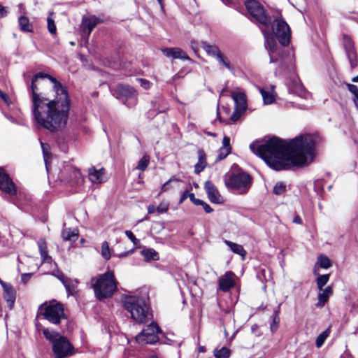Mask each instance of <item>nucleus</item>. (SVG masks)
Masks as SVG:
<instances>
[{"mask_svg": "<svg viewBox=\"0 0 358 358\" xmlns=\"http://www.w3.org/2000/svg\"><path fill=\"white\" fill-rule=\"evenodd\" d=\"M32 103V114L36 126L50 132L62 131L66 125L70 109L69 95L66 86L53 76L39 72L29 83L24 73Z\"/></svg>", "mask_w": 358, "mask_h": 358, "instance_id": "obj_1", "label": "nucleus"}, {"mask_svg": "<svg viewBox=\"0 0 358 358\" xmlns=\"http://www.w3.org/2000/svg\"><path fill=\"white\" fill-rule=\"evenodd\" d=\"M315 142L310 135H300L285 141L273 136L259 144L252 142L250 149L276 171L303 167L310 164L315 156Z\"/></svg>", "mask_w": 358, "mask_h": 358, "instance_id": "obj_2", "label": "nucleus"}, {"mask_svg": "<svg viewBox=\"0 0 358 358\" xmlns=\"http://www.w3.org/2000/svg\"><path fill=\"white\" fill-rule=\"evenodd\" d=\"M123 307L131 319L138 324H144L152 319V313L148 300L142 296L127 295L122 299Z\"/></svg>", "mask_w": 358, "mask_h": 358, "instance_id": "obj_3", "label": "nucleus"}, {"mask_svg": "<svg viewBox=\"0 0 358 358\" xmlns=\"http://www.w3.org/2000/svg\"><path fill=\"white\" fill-rule=\"evenodd\" d=\"M263 34L265 38V47L269 54L270 62L280 63V67L276 69L275 73L282 71H287L289 73L293 72L294 70V56L291 55L289 52L278 51L275 38L271 33L263 31Z\"/></svg>", "mask_w": 358, "mask_h": 358, "instance_id": "obj_4", "label": "nucleus"}, {"mask_svg": "<svg viewBox=\"0 0 358 358\" xmlns=\"http://www.w3.org/2000/svg\"><path fill=\"white\" fill-rule=\"evenodd\" d=\"M95 296L99 300L111 297L117 289V282L113 271H108L91 279Z\"/></svg>", "mask_w": 358, "mask_h": 358, "instance_id": "obj_5", "label": "nucleus"}, {"mask_svg": "<svg viewBox=\"0 0 358 358\" xmlns=\"http://www.w3.org/2000/svg\"><path fill=\"white\" fill-rule=\"evenodd\" d=\"M43 334L52 344L55 358H66L74 353V348L66 337L47 328L43 329Z\"/></svg>", "mask_w": 358, "mask_h": 358, "instance_id": "obj_6", "label": "nucleus"}, {"mask_svg": "<svg viewBox=\"0 0 358 358\" xmlns=\"http://www.w3.org/2000/svg\"><path fill=\"white\" fill-rule=\"evenodd\" d=\"M37 316L42 317L52 324H58L66 319L63 304L56 300L45 301L38 307Z\"/></svg>", "mask_w": 358, "mask_h": 358, "instance_id": "obj_7", "label": "nucleus"}, {"mask_svg": "<svg viewBox=\"0 0 358 358\" xmlns=\"http://www.w3.org/2000/svg\"><path fill=\"white\" fill-rule=\"evenodd\" d=\"M227 188L237 191L240 194H245L249 190L252 178L246 173H232L225 179Z\"/></svg>", "mask_w": 358, "mask_h": 358, "instance_id": "obj_8", "label": "nucleus"}, {"mask_svg": "<svg viewBox=\"0 0 358 358\" xmlns=\"http://www.w3.org/2000/svg\"><path fill=\"white\" fill-rule=\"evenodd\" d=\"M58 178L61 182L74 186L83 182V178L79 169L70 163H65L60 170Z\"/></svg>", "mask_w": 358, "mask_h": 358, "instance_id": "obj_9", "label": "nucleus"}, {"mask_svg": "<svg viewBox=\"0 0 358 358\" xmlns=\"http://www.w3.org/2000/svg\"><path fill=\"white\" fill-rule=\"evenodd\" d=\"M245 4L252 18L266 27L269 26L271 19L265 13L263 6L257 1L248 0Z\"/></svg>", "mask_w": 358, "mask_h": 358, "instance_id": "obj_10", "label": "nucleus"}, {"mask_svg": "<svg viewBox=\"0 0 358 358\" xmlns=\"http://www.w3.org/2000/svg\"><path fill=\"white\" fill-rule=\"evenodd\" d=\"M272 30L275 37L278 38L282 46H286L290 41L291 32L289 25L281 18H276L272 24Z\"/></svg>", "mask_w": 358, "mask_h": 358, "instance_id": "obj_11", "label": "nucleus"}, {"mask_svg": "<svg viewBox=\"0 0 358 358\" xmlns=\"http://www.w3.org/2000/svg\"><path fill=\"white\" fill-rule=\"evenodd\" d=\"M161 330L157 323L152 322L136 336V341L140 345L154 344L159 340L158 334Z\"/></svg>", "mask_w": 358, "mask_h": 358, "instance_id": "obj_12", "label": "nucleus"}, {"mask_svg": "<svg viewBox=\"0 0 358 358\" xmlns=\"http://www.w3.org/2000/svg\"><path fill=\"white\" fill-rule=\"evenodd\" d=\"M0 189L10 196L17 193L14 182L2 167H0Z\"/></svg>", "mask_w": 358, "mask_h": 358, "instance_id": "obj_13", "label": "nucleus"}, {"mask_svg": "<svg viewBox=\"0 0 358 358\" xmlns=\"http://www.w3.org/2000/svg\"><path fill=\"white\" fill-rule=\"evenodd\" d=\"M113 96L120 99L122 98L131 99L136 96L135 90L127 85L119 84L110 88Z\"/></svg>", "mask_w": 358, "mask_h": 358, "instance_id": "obj_14", "label": "nucleus"}, {"mask_svg": "<svg viewBox=\"0 0 358 358\" xmlns=\"http://www.w3.org/2000/svg\"><path fill=\"white\" fill-rule=\"evenodd\" d=\"M100 22L95 16L83 17L81 23L82 37L87 40L93 29Z\"/></svg>", "mask_w": 358, "mask_h": 358, "instance_id": "obj_15", "label": "nucleus"}, {"mask_svg": "<svg viewBox=\"0 0 358 358\" xmlns=\"http://www.w3.org/2000/svg\"><path fill=\"white\" fill-rule=\"evenodd\" d=\"M204 189L210 202L214 203H220L222 202V196L211 181L208 180L205 182Z\"/></svg>", "mask_w": 358, "mask_h": 358, "instance_id": "obj_16", "label": "nucleus"}, {"mask_svg": "<svg viewBox=\"0 0 358 358\" xmlns=\"http://www.w3.org/2000/svg\"><path fill=\"white\" fill-rule=\"evenodd\" d=\"M88 176L92 183L101 184L106 180V171L103 168L96 169L92 166L88 169Z\"/></svg>", "mask_w": 358, "mask_h": 358, "instance_id": "obj_17", "label": "nucleus"}, {"mask_svg": "<svg viewBox=\"0 0 358 358\" xmlns=\"http://www.w3.org/2000/svg\"><path fill=\"white\" fill-rule=\"evenodd\" d=\"M162 52L168 58L191 60L189 57L179 48H165L162 49Z\"/></svg>", "mask_w": 358, "mask_h": 358, "instance_id": "obj_18", "label": "nucleus"}, {"mask_svg": "<svg viewBox=\"0 0 358 358\" xmlns=\"http://www.w3.org/2000/svg\"><path fill=\"white\" fill-rule=\"evenodd\" d=\"M0 282L3 288L4 298L8 302V307L13 309L15 301V291L11 285L3 282L0 280Z\"/></svg>", "mask_w": 358, "mask_h": 358, "instance_id": "obj_19", "label": "nucleus"}, {"mask_svg": "<svg viewBox=\"0 0 358 358\" xmlns=\"http://www.w3.org/2000/svg\"><path fill=\"white\" fill-rule=\"evenodd\" d=\"M234 273L231 271L227 272L224 277L219 280V288L224 292H228L231 287H234L235 281L233 278Z\"/></svg>", "mask_w": 358, "mask_h": 358, "instance_id": "obj_20", "label": "nucleus"}, {"mask_svg": "<svg viewBox=\"0 0 358 358\" xmlns=\"http://www.w3.org/2000/svg\"><path fill=\"white\" fill-rule=\"evenodd\" d=\"M232 99L235 103V108L241 112H245L247 108L246 96L242 92H234L231 94Z\"/></svg>", "mask_w": 358, "mask_h": 358, "instance_id": "obj_21", "label": "nucleus"}, {"mask_svg": "<svg viewBox=\"0 0 358 358\" xmlns=\"http://www.w3.org/2000/svg\"><path fill=\"white\" fill-rule=\"evenodd\" d=\"M333 294V289L331 286H327L326 288H322L317 295L318 301L316 303V306L319 308L323 307L325 303L328 301L329 298Z\"/></svg>", "mask_w": 358, "mask_h": 358, "instance_id": "obj_22", "label": "nucleus"}, {"mask_svg": "<svg viewBox=\"0 0 358 358\" xmlns=\"http://www.w3.org/2000/svg\"><path fill=\"white\" fill-rule=\"evenodd\" d=\"M37 244L42 262L43 263H50L52 262V257L48 254V248L45 240L41 238L38 240Z\"/></svg>", "mask_w": 358, "mask_h": 358, "instance_id": "obj_23", "label": "nucleus"}, {"mask_svg": "<svg viewBox=\"0 0 358 358\" xmlns=\"http://www.w3.org/2000/svg\"><path fill=\"white\" fill-rule=\"evenodd\" d=\"M197 154L199 159L198 162L194 166V173L196 174H199L203 171L207 165L206 156L203 150H199Z\"/></svg>", "mask_w": 358, "mask_h": 358, "instance_id": "obj_24", "label": "nucleus"}, {"mask_svg": "<svg viewBox=\"0 0 358 358\" xmlns=\"http://www.w3.org/2000/svg\"><path fill=\"white\" fill-rule=\"evenodd\" d=\"M344 49L349 62L357 58V55L354 46V43L350 39L345 42Z\"/></svg>", "mask_w": 358, "mask_h": 358, "instance_id": "obj_25", "label": "nucleus"}, {"mask_svg": "<svg viewBox=\"0 0 358 358\" xmlns=\"http://www.w3.org/2000/svg\"><path fill=\"white\" fill-rule=\"evenodd\" d=\"M62 236L64 241H76L78 238V230L64 228L62 231Z\"/></svg>", "mask_w": 358, "mask_h": 358, "instance_id": "obj_26", "label": "nucleus"}, {"mask_svg": "<svg viewBox=\"0 0 358 358\" xmlns=\"http://www.w3.org/2000/svg\"><path fill=\"white\" fill-rule=\"evenodd\" d=\"M224 242L234 253L239 255L242 257H244L246 255V251L244 250L241 245L233 243L228 240H224Z\"/></svg>", "mask_w": 358, "mask_h": 358, "instance_id": "obj_27", "label": "nucleus"}, {"mask_svg": "<svg viewBox=\"0 0 358 358\" xmlns=\"http://www.w3.org/2000/svg\"><path fill=\"white\" fill-rule=\"evenodd\" d=\"M18 22L21 31L25 32H32V24L29 22V20L28 19V17L25 16H20L18 19Z\"/></svg>", "mask_w": 358, "mask_h": 358, "instance_id": "obj_28", "label": "nucleus"}, {"mask_svg": "<svg viewBox=\"0 0 358 358\" xmlns=\"http://www.w3.org/2000/svg\"><path fill=\"white\" fill-rule=\"evenodd\" d=\"M141 255L146 261L158 260L159 254L152 248H148L141 251Z\"/></svg>", "mask_w": 358, "mask_h": 358, "instance_id": "obj_29", "label": "nucleus"}, {"mask_svg": "<svg viewBox=\"0 0 358 358\" xmlns=\"http://www.w3.org/2000/svg\"><path fill=\"white\" fill-rule=\"evenodd\" d=\"M202 48L208 54V55L214 57L220 52L219 48L215 45H210L206 42H202Z\"/></svg>", "mask_w": 358, "mask_h": 358, "instance_id": "obj_30", "label": "nucleus"}, {"mask_svg": "<svg viewBox=\"0 0 358 358\" xmlns=\"http://www.w3.org/2000/svg\"><path fill=\"white\" fill-rule=\"evenodd\" d=\"M78 283V281L77 280H73L70 279L69 280V283L65 285L66 290L68 293V294L71 295H76L78 292V287L77 284Z\"/></svg>", "mask_w": 358, "mask_h": 358, "instance_id": "obj_31", "label": "nucleus"}, {"mask_svg": "<svg viewBox=\"0 0 358 358\" xmlns=\"http://www.w3.org/2000/svg\"><path fill=\"white\" fill-rule=\"evenodd\" d=\"M231 354V351L226 347H222L220 349H215L213 355L215 358H229Z\"/></svg>", "mask_w": 358, "mask_h": 358, "instance_id": "obj_32", "label": "nucleus"}, {"mask_svg": "<svg viewBox=\"0 0 358 358\" xmlns=\"http://www.w3.org/2000/svg\"><path fill=\"white\" fill-rule=\"evenodd\" d=\"M329 333L330 330L329 329H327L317 336L315 341V345L317 348H319L324 344L325 340L329 336Z\"/></svg>", "mask_w": 358, "mask_h": 358, "instance_id": "obj_33", "label": "nucleus"}, {"mask_svg": "<svg viewBox=\"0 0 358 358\" xmlns=\"http://www.w3.org/2000/svg\"><path fill=\"white\" fill-rule=\"evenodd\" d=\"M150 163V157L148 155H143L138 161V165L136 169L141 171H144L148 166Z\"/></svg>", "mask_w": 358, "mask_h": 358, "instance_id": "obj_34", "label": "nucleus"}, {"mask_svg": "<svg viewBox=\"0 0 358 358\" xmlns=\"http://www.w3.org/2000/svg\"><path fill=\"white\" fill-rule=\"evenodd\" d=\"M280 323L279 310H275L273 320L270 324V329L272 333L277 331Z\"/></svg>", "mask_w": 358, "mask_h": 358, "instance_id": "obj_35", "label": "nucleus"}, {"mask_svg": "<svg viewBox=\"0 0 358 358\" xmlns=\"http://www.w3.org/2000/svg\"><path fill=\"white\" fill-rule=\"evenodd\" d=\"M317 264H318L321 268H329L331 266V263L330 259L325 255H320L317 262Z\"/></svg>", "mask_w": 358, "mask_h": 358, "instance_id": "obj_36", "label": "nucleus"}, {"mask_svg": "<svg viewBox=\"0 0 358 358\" xmlns=\"http://www.w3.org/2000/svg\"><path fill=\"white\" fill-rule=\"evenodd\" d=\"M330 275L324 274L321 275L317 278V285L319 290H322V288L327 283L329 280Z\"/></svg>", "mask_w": 358, "mask_h": 358, "instance_id": "obj_37", "label": "nucleus"}, {"mask_svg": "<svg viewBox=\"0 0 358 358\" xmlns=\"http://www.w3.org/2000/svg\"><path fill=\"white\" fill-rule=\"evenodd\" d=\"M101 256L106 260H108L111 255L110 252V248L108 242L104 241L101 244Z\"/></svg>", "mask_w": 358, "mask_h": 358, "instance_id": "obj_38", "label": "nucleus"}, {"mask_svg": "<svg viewBox=\"0 0 358 358\" xmlns=\"http://www.w3.org/2000/svg\"><path fill=\"white\" fill-rule=\"evenodd\" d=\"M286 190V185L282 182H278L275 183L273 187V194L275 195H281Z\"/></svg>", "mask_w": 358, "mask_h": 358, "instance_id": "obj_39", "label": "nucleus"}, {"mask_svg": "<svg viewBox=\"0 0 358 358\" xmlns=\"http://www.w3.org/2000/svg\"><path fill=\"white\" fill-rule=\"evenodd\" d=\"M260 92L265 104H271L274 101V97L269 92L264 90H261Z\"/></svg>", "mask_w": 358, "mask_h": 358, "instance_id": "obj_40", "label": "nucleus"}, {"mask_svg": "<svg viewBox=\"0 0 358 358\" xmlns=\"http://www.w3.org/2000/svg\"><path fill=\"white\" fill-rule=\"evenodd\" d=\"M40 143H41V146L43 154V158H44V161L45 163V166H46V168L48 169V161L49 159L48 150H49L50 147H49V145H48L45 143H43L42 141H41Z\"/></svg>", "mask_w": 358, "mask_h": 358, "instance_id": "obj_41", "label": "nucleus"}, {"mask_svg": "<svg viewBox=\"0 0 358 358\" xmlns=\"http://www.w3.org/2000/svg\"><path fill=\"white\" fill-rule=\"evenodd\" d=\"M48 29L51 34H56L57 28L54 20L48 16L47 18Z\"/></svg>", "mask_w": 358, "mask_h": 358, "instance_id": "obj_42", "label": "nucleus"}, {"mask_svg": "<svg viewBox=\"0 0 358 358\" xmlns=\"http://www.w3.org/2000/svg\"><path fill=\"white\" fill-rule=\"evenodd\" d=\"M169 208V204L168 202L162 201L157 207V211L159 213H166Z\"/></svg>", "mask_w": 358, "mask_h": 358, "instance_id": "obj_43", "label": "nucleus"}, {"mask_svg": "<svg viewBox=\"0 0 358 358\" xmlns=\"http://www.w3.org/2000/svg\"><path fill=\"white\" fill-rule=\"evenodd\" d=\"M125 235L128 237V238L134 243V245H137L139 244L140 241L136 238L132 231L129 230H126L124 231Z\"/></svg>", "mask_w": 358, "mask_h": 358, "instance_id": "obj_44", "label": "nucleus"}, {"mask_svg": "<svg viewBox=\"0 0 358 358\" xmlns=\"http://www.w3.org/2000/svg\"><path fill=\"white\" fill-rule=\"evenodd\" d=\"M230 152H231V150H227L225 148H220L218 151L217 159L221 160V159H224Z\"/></svg>", "mask_w": 358, "mask_h": 358, "instance_id": "obj_45", "label": "nucleus"}, {"mask_svg": "<svg viewBox=\"0 0 358 358\" xmlns=\"http://www.w3.org/2000/svg\"><path fill=\"white\" fill-rule=\"evenodd\" d=\"M243 113L244 112H241L239 110H238L237 108H235L233 113L230 117V120L233 122L237 121Z\"/></svg>", "mask_w": 358, "mask_h": 358, "instance_id": "obj_46", "label": "nucleus"}, {"mask_svg": "<svg viewBox=\"0 0 358 358\" xmlns=\"http://www.w3.org/2000/svg\"><path fill=\"white\" fill-rule=\"evenodd\" d=\"M173 181H176L178 182V179H176L175 178H172L171 179H169L167 182H166L162 186V188H161V192H166L168 191L170 188H171V186H170V183Z\"/></svg>", "mask_w": 358, "mask_h": 358, "instance_id": "obj_47", "label": "nucleus"}, {"mask_svg": "<svg viewBox=\"0 0 358 358\" xmlns=\"http://www.w3.org/2000/svg\"><path fill=\"white\" fill-rule=\"evenodd\" d=\"M220 64L225 66L229 71H234V67L231 65L229 61L226 57H223L222 60L220 62Z\"/></svg>", "mask_w": 358, "mask_h": 358, "instance_id": "obj_48", "label": "nucleus"}, {"mask_svg": "<svg viewBox=\"0 0 358 358\" xmlns=\"http://www.w3.org/2000/svg\"><path fill=\"white\" fill-rule=\"evenodd\" d=\"M348 90L355 96H358V87L353 84H347Z\"/></svg>", "mask_w": 358, "mask_h": 358, "instance_id": "obj_49", "label": "nucleus"}, {"mask_svg": "<svg viewBox=\"0 0 358 358\" xmlns=\"http://www.w3.org/2000/svg\"><path fill=\"white\" fill-rule=\"evenodd\" d=\"M221 148H225L227 150H231L230 147V138L228 136H224L222 140V147Z\"/></svg>", "mask_w": 358, "mask_h": 358, "instance_id": "obj_50", "label": "nucleus"}, {"mask_svg": "<svg viewBox=\"0 0 358 358\" xmlns=\"http://www.w3.org/2000/svg\"><path fill=\"white\" fill-rule=\"evenodd\" d=\"M188 196L190 199V201L195 205L196 206H199L201 203V199H196L194 196V193H190L188 194Z\"/></svg>", "mask_w": 358, "mask_h": 358, "instance_id": "obj_51", "label": "nucleus"}, {"mask_svg": "<svg viewBox=\"0 0 358 358\" xmlns=\"http://www.w3.org/2000/svg\"><path fill=\"white\" fill-rule=\"evenodd\" d=\"M199 206H202L205 212L207 213H210L213 212V208L206 202L201 201V203Z\"/></svg>", "mask_w": 358, "mask_h": 358, "instance_id": "obj_52", "label": "nucleus"}, {"mask_svg": "<svg viewBox=\"0 0 358 358\" xmlns=\"http://www.w3.org/2000/svg\"><path fill=\"white\" fill-rule=\"evenodd\" d=\"M139 81L141 83V85L145 89L150 88V83L148 80L145 79H140Z\"/></svg>", "mask_w": 358, "mask_h": 358, "instance_id": "obj_53", "label": "nucleus"}, {"mask_svg": "<svg viewBox=\"0 0 358 358\" xmlns=\"http://www.w3.org/2000/svg\"><path fill=\"white\" fill-rule=\"evenodd\" d=\"M58 278L60 280V281L62 282V284L64 285V286H65V285H66L67 283H69V280H70L69 278H68L67 277L64 276L63 274H61L59 275H58Z\"/></svg>", "mask_w": 358, "mask_h": 358, "instance_id": "obj_54", "label": "nucleus"}, {"mask_svg": "<svg viewBox=\"0 0 358 358\" xmlns=\"http://www.w3.org/2000/svg\"><path fill=\"white\" fill-rule=\"evenodd\" d=\"M189 192L188 191H185L180 196V201H179V203H182L184 202V201L187 198L189 197L188 196V194H189Z\"/></svg>", "mask_w": 358, "mask_h": 358, "instance_id": "obj_55", "label": "nucleus"}, {"mask_svg": "<svg viewBox=\"0 0 358 358\" xmlns=\"http://www.w3.org/2000/svg\"><path fill=\"white\" fill-rule=\"evenodd\" d=\"M155 210H157V208L152 205V204H150L148 207V213L149 214H152L155 212Z\"/></svg>", "mask_w": 358, "mask_h": 358, "instance_id": "obj_56", "label": "nucleus"}, {"mask_svg": "<svg viewBox=\"0 0 358 358\" xmlns=\"http://www.w3.org/2000/svg\"><path fill=\"white\" fill-rule=\"evenodd\" d=\"M191 48L194 50V52H196L199 50L198 43L196 41H191Z\"/></svg>", "mask_w": 358, "mask_h": 358, "instance_id": "obj_57", "label": "nucleus"}, {"mask_svg": "<svg viewBox=\"0 0 358 358\" xmlns=\"http://www.w3.org/2000/svg\"><path fill=\"white\" fill-rule=\"evenodd\" d=\"M7 14V10H6V8L2 6L0 4V17H3L6 16Z\"/></svg>", "mask_w": 358, "mask_h": 358, "instance_id": "obj_58", "label": "nucleus"}, {"mask_svg": "<svg viewBox=\"0 0 358 358\" xmlns=\"http://www.w3.org/2000/svg\"><path fill=\"white\" fill-rule=\"evenodd\" d=\"M293 222L295 224H301L303 221L301 217L297 215L294 217Z\"/></svg>", "mask_w": 358, "mask_h": 358, "instance_id": "obj_59", "label": "nucleus"}, {"mask_svg": "<svg viewBox=\"0 0 358 358\" xmlns=\"http://www.w3.org/2000/svg\"><path fill=\"white\" fill-rule=\"evenodd\" d=\"M223 2L228 6H233L237 3V0H223Z\"/></svg>", "mask_w": 358, "mask_h": 358, "instance_id": "obj_60", "label": "nucleus"}, {"mask_svg": "<svg viewBox=\"0 0 358 358\" xmlns=\"http://www.w3.org/2000/svg\"><path fill=\"white\" fill-rule=\"evenodd\" d=\"M224 56L220 52L216 56L214 57L217 59V61L220 63Z\"/></svg>", "mask_w": 358, "mask_h": 358, "instance_id": "obj_61", "label": "nucleus"}, {"mask_svg": "<svg viewBox=\"0 0 358 358\" xmlns=\"http://www.w3.org/2000/svg\"><path fill=\"white\" fill-rule=\"evenodd\" d=\"M358 62L357 58L350 62L351 69H355L357 66Z\"/></svg>", "mask_w": 358, "mask_h": 358, "instance_id": "obj_62", "label": "nucleus"}, {"mask_svg": "<svg viewBox=\"0 0 358 358\" xmlns=\"http://www.w3.org/2000/svg\"><path fill=\"white\" fill-rule=\"evenodd\" d=\"M0 97L3 100L6 101V99L8 98V96L6 93L3 92L2 91L0 92Z\"/></svg>", "mask_w": 358, "mask_h": 358, "instance_id": "obj_63", "label": "nucleus"}, {"mask_svg": "<svg viewBox=\"0 0 358 358\" xmlns=\"http://www.w3.org/2000/svg\"><path fill=\"white\" fill-rule=\"evenodd\" d=\"M134 251V249L131 250L130 251H128V252H124V253H122L119 255L120 257H125L127 256L128 254Z\"/></svg>", "mask_w": 358, "mask_h": 358, "instance_id": "obj_64", "label": "nucleus"}]
</instances>
